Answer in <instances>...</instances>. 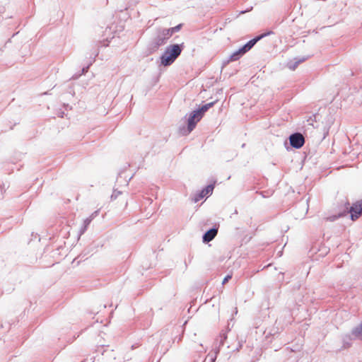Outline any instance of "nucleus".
<instances>
[{
    "label": "nucleus",
    "mask_w": 362,
    "mask_h": 362,
    "mask_svg": "<svg viewBox=\"0 0 362 362\" xmlns=\"http://www.w3.org/2000/svg\"><path fill=\"white\" fill-rule=\"evenodd\" d=\"M214 102H211L207 103L203 106H202L199 109L194 110L191 112L189 119H188V130L189 132L192 131L197 123L199 122L203 117L204 113L211 107L214 106Z\"/></svg>",
    "instance_id": "f257e3e1"
},
{
    "label": "nucleus",
    "mask_w": 362,
    "mask_h": 362,
    "mask_svg": "<svg viewBox=\"0 0 362 362\" xmlns=\"http://www.w3.org/2000/svg\"><path fill=\"white\" fill-rule=\"evenodd\" d=\"M181 52L182 49L178 45L168 47L160 58L162 65L165 66L170 65L180 54Z\"/></svg>",
    "instance_id": "f03ea898"
},
{
    "label": "nucleus",
    "mask_w": 362,
    "mask_h": 362,
    "mask_svg": "<svg viewBox=\"0 0 362 362\" xmlns=\"http://www.w3.org/2000/svg\"><path fill=\"white\" fill-rule=\"evenodd\" d=\"M272 32H269L267 33L262 34L255 38L250 40L247 44H245L243 47L240 48L236 52H233L230 57V61H236L239 59L244 54L248 52L259 40L265 37L267 35L272 34Z\"/></svg>",
    "instance_id": "7ed1b4c3"
},
{
    "label": "nucleus",
    "mask_w": 362,
    "mask_h": 362,
    "mask_svg": "<svg viewBox=\"0 0 362 362\" xmlns=\"http://www.w3.org/2000/svg\"><path fill=\"white\" fill-rule=\"evenodd\" d=\"M349 213L353 221L358 219L362 215V199L352 204L349 209Z\"/></svg>",
    "instance_id": "20e7f679"
},
{
    "label": "nucleus",
    "mask_w": 362,
    "mask_h": 362,
    "mask_svg": "<svg viewBox=\"0 0 362 362\" xmlns=\"http://www.w3.org/2000/svg\"><path fill=\"white\" fill-rule=\"evenodd\" d=\"M289 140L291 145L296 148H300L305 143L304 137L299 133L291 135Z\"/></svg>",
    "instance_id": "39448f33"
},
{
    "label": "nucleus",
    "mask_w": 362,
    "mask_h": 362,
    "mask_svg": "<svg viewBox=\"0 0 362 362\" xmlns=\"http://www.w3.org/2000/svg\"><path fill=\"white\" fill-rule=\"evenodd\" d=\"M214 186L212 185H208L205 189H204L200 194L195 198V202H198L200 199L204 198V197H207L211 194L213 192Z\"/></svg>",
    "instance_id": "423d86ee"
},
{
    "label": "nucleus",
    "mask_w": 362,
    "mask_h": 362,
    "mask_svg": "<svg viewBox=\"0 0 362 362\" xmlns=\"http://www.w3.org/2000/svg\"><path fill=\"white\" fill-rule=\"evenodd\" d=\"M218 233L217 229L212 228L208 230L203 237L204 242L208 243L212 240Z\"/></svg>",
    "instance_id": "0eeeda50"
},
{
    "label": "nucleus",
    "mask_w": 362,
    "mask_h": 362,
    "mask_svg": "<svg viewBox=\"0 0 362 362\" xmlns=\"http://www.w3.org/2000/svg\"><path fill=\"white\" fill-rule=\"evenodd\" d=\"M173 32L170 30V28L168 29H164L162 30L160 34V38L159 39V41H160L159 43L163 44L164 42V40L168 39L173 35Z\"/></svg>",
    "instance_id": "6e6552de"
},
{
    "label": "nucleus",
    "mask_w": 362,
    "mask_h": 362,
    "mask_svg": "<svg viewBox=\"0 0 362 362\" xmlns=\"http://www.w3.org/2000/svg\"><path fill=\"white\" fill-rule=\"evenodd\" d=\"M352 337L362 340V323L351 332Z\"/></svg>",
    "instance_id": "1a4fd4ad"
},
{
    "label": "nucleus",
    "mask_w": 362,
    "mask_h": 362,
    "mask_svg": "<svg viewBox=\"0 0 362 362\" xmlns=\"http://www.w3.org/2000/svg\"><path fill=\"white\" fill-rule=\"evenodd\" d=\"M182 26V24H179L177 26H175L173 28H171L170 30H172L173 33H175V32H178Z\"/></svg>",
    "instance_id": "9d476101"
},
{
    "label": "nucleus",
    "mask_w": 362,
    "mask_h": 362,
    "mask_svg": "<svg viewBox=\"0 0 362 362\" xmlns=\"http://www.w3.org/2000/svg\"><path fill=\"white\" fill-rule=\"evenodd\" d=\"M120 194L119 192H117L116 190L114 191L113 194L111 196V199H112V202H114L116 199L117 194Z\"/></svg>",
    "instance_id": "9b49d317"
},
{
    "label": "nucleus",
    "mask_w": 362,
    "mask_h": 362,
    "mask_svg": "<svg viewBox=\"0 0 362 362\" xmlns=\"http://www.w3.org/2000/svg\"><path fill=\"white\" fill-rule=\"evenodd\" d=\"M121 205L123 206L124 207H126L127 205V201L124 197L122 198Z\"/></svg>",
    "instance_id": "f8f14e48"
},
{
    "label": "nucleus",
    "mask_w": 362,
    "mask_h": 362,
    "mask_svg": "<svg viewBox=\"0 0 362 362\" xmlns=\"http://www.w3.org/2000/svg\"><path fill=\"white\" fill-rule=\"evenodd\" d=\"M231 277H232V276H231V275H227V276L223 279L222 284H225L226 282H228V281L229 279H231Z\"/></svg>",
    "instance_id": "ddd939ff"
}]
</instances>
